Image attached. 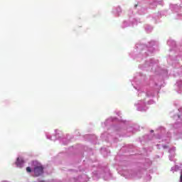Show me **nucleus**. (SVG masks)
Masks as SVG:
<instances>
[{"instance_id": "obj_1", "label": "nucleus", "mask_w": 182, "mask_h": 182, "mask_svg": "<svg viewBox=\"0 0 182 182\" xmlns=\"http://www.w3.org/2000/svg\"><path fill=\"white\" fill-rule=\"evenodd\" d=\"M34 174L36 177H38L39 176H41V174H43V167L41 166H37L34 168Z\"/></svg>"}, {"instance_id": "obj_2", "label": "nucleus", "mask_w": 182, "mask_h": 182, "mask_svg": "<svg viewBox=\"0 0 182 182\" xmlns=\"http://www.w3.org/2000/svg\"><path fill=\"white\" fill-rule=\"evenodd\" d=\"M16 164L17 167H22L23 166V159L18 158Z\"/></svg>"}, {"instance_id": "obj_3", "label": "nucleus", "mask_w": 182, "mask_h": 182, "mask_svg": "<svg viewBox=\"0 0 182 182\" xmlns=\"http://www.w3.org/2000/svg\"><path fill=\"white\" fill-rule=\"evenodd\" d=\"M32 171V169L31 168V167H27L26 168V172L27 173H31Z\"/></svg>"}, {"instance_id": "obj_4", "label": "nucleus", "mask_w": 182, "mask_h": 182, "mask_svg": "<svg viewBox=\"0 0 182 182\" xmlns=\"http://www.w3.org/2000/svg\"><path fill=\"white\" fill-rule=\"evenodd\" d=\"M38 182H45V181H42V180H41V181H39Z\"/></svg>"}, {"instance_id": "obj_5", "label": "nucleus", "mask_w": 182, "mask_h": 182, "mask_svg": "<svg viewBox=\"0 0 182 182\" xmlns=\"http://www.w3.org/2000/svg\"><path fill=\"white\" fill-rule=\"evenodd\" d=\"M135 8H137V4L135 5Z\"/></svg>"}, {"instance_id": "obj_6", "label": "nucleus", "mask_w": 182, "mask_h": 182, "mask_svg": "<svg viewBox=\"0 0 182 182\" xmlns=\"http://www.w3.org/2000/svg\"><path fill=\"white\" fill-rule=\"evenodd\" d=\"M151 132L153 133V132H154V131H153V130H151Z\"/></svg>"}]
</instances>
